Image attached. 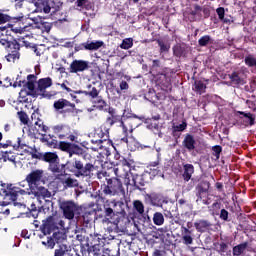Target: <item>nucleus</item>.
I'll use <instances>...</instances> for the list:
<instances>
[{
	"mask_svg": "<svg viewBox=\"0 0 256 256\" xmlns=\"http://www.w3.org/2000/svg\"><path fill=\"white\" fill-rule=\"evenodd\" d=\"M73 155H82L84 160L74 158L72 162L68 161L66 165H62V168L66 167L70 173H74L75 177L93 179V177L97 176L98 179H101V174L103 177H107V172L102 173L101 170H99V166L95 165V162L93 163L87 160L91 159V154L87 153L85 149L75 143H72L69 157H73Z\"/></svg>",
	"mask_w": 256,
	"mask_h": 256,
	"instance_id": "obj_1",
	"label": "nucleus"
},
{
	"mask_svg": "<svg viewBox=\"0 0 256 256\" xmlns=\"http://www.w3.org/2000/svg\"><path fill=\"white\" fill-rule=\"evenodd\" d=\"M100 201L103 203V212L102 214H98V217L99 219H102V223H105L106 225H115L117 229H119V227H125V225L129 223V216H127L125 210L119 212H115L114 210L115 207H117V203L123 205V202H117L107 198Z\"/></svg>",
	"mask_w": 256,
	"mask_h": 256,
	"instance_id": "obj_2",
	"label": "nucleus"
},
{
	"mask_svg": "<svg viewBox=\"0 0 256 256\" xmlns=\"http://www.w3.org/2000/svg\"><path fill=\"white\" fill-rule=\"evenodd\" d=\"M107 185L104 186L102 191L98 194L100 201H105L107 197H115V195H125V188L121 179L116 177L106 178Z\"/></svg>",
	"mask_w": 256,
	"mask_h": 256,
	"instance_id": "obj_3",
	"label": "nucleus"
},
{
	"mask_svg": "<svg viewBox=\"0 0 256 256\" xmlns=\"http://www.w3.org/2000/svg\"><path fill=\"white\" fill-rule=\"evenodd\" d=\"M35 83H37V75L29 74L26 80H19L18 87H24L19 93L20 103H29L28 97L37 98L39 93L35 90Z\"/></svg>",
	"mask_w": 256,
	"mask_h": 256,
	"instance_id": "obj_4",
	"label": "nucleus"
},
{
	"mask_svg": "<svg viewBox=\"0 0 256 256\" xmlns=\"http://www.w3.org/2000/svg\"><path fill=\"white\" fill-rule=\"evenodd\" d=\"M0 43L8 52L6 61H8V63H15V60L20 57L19 51L21 49V44H19L17 40L9 41L5 35L0 36Z\"/></svg>",
	"mask_w": 256,
	"mask_h": 256,
	"instance_id": "obj_5",
	"label": "nucleus"
},
{
	"mask_svg": "<svg viewBox=\"0 0 256 256\" xmlns=\"http://www.w3.org/2000/svg\"><path fill=\"white\" fill-rule=\"evenodd\" d=\"M53 107L54 111L60 115H63V117L66 115H77V106L75 103H72L65 98H60L54 101Z\"/></svg>",
	"mask_w": 256,
	"mask_h": 256,
	"instance_id": "obj_6",
	"label": "nucleus"
},
{
	"mask_svg": "<svg viewBox=\"0 0 256 256\" xmlns=\"http://www.w3.org/2000/svg\"><path fill=\"white\" fill-rule=\"evenodd\" d=\"M209 189H211V183L207 180H201L195 186V195L197 197L196 202L203 203V205H211L209 201Z\"/></svg>",
	"mask_w": 256,
	"mask_h": 256,
	"instance_id": "obj_7",
	"label": "nucleus"
},
{
	"mask_svg": "<svg viewBox=\"0 0 256 256\" xmlns=\"http://www.w3.org/2000/svg\"><path fill=\"white\" fill-rule=\"evenodd\" d=\"M58 205L64 219H68V221L75 219V215L77 211H79V204L75 203L73 200H62L59 201Z\"/></svg>",
	"mask_w": 256,
	"mask_h": 256,
	"instance_id": "obj_8",
	"label": "nucleus"
},
{
	"mask_svg": "<svg viewBox=\"0 0 256 256\" xmlns=\"http://www.w3.org/2000/svg\"><path fill=\"white\" fill-rule=\"evenodd\" d=\"M43 177H45V171L36 169L26 175L25 181L28 183V187L35 189V187H39L43 183Z\"/></svg>",
	"mask_w": 256,
	"mask_h": 256,
	"instance_id": "obj_9",
	"label": "nucleus"
},
{
	"mask_svg": "<svg viewBox=\"0 0 256 256\" xmlns=\"http://www.w3.org/2000/svg\"><path fill=\"white\" fill-rule=\"evenodd\" d=\"M35 85V91L41 95V97H51L49 92H47V89L53 86V79L51 77L40 78L36 80Z\"/></svg>",
	"mask_w": 256,
	"mask_h": 256,
	"instance_id": "obj_10",
	"label": "nucleus"
},
{
	"mask_svg": "<svg viewBox=\"0 0 256 256\" xmlns=\"http://www.w3.org/2000/svg\"><path fill=\"white\" fill-rule=\"evenodd\" d=\"M77 241H79L82 247H97L99 245V238L93 236L92 234H85V230H81L80 234L76 235Z\"/></svg>",
	"mask_w": 256,
	"mask_h": 256,
	"instance_id": "obj_11",
	"label": "nucleus"
},
{
	"mask_svg": "<svg viewBox=\"0 0 256 256\" xmlns=\"http://www.w3.org/2000/svg\"><path fill=\"white\" fill-rule=\"evenodd\" d=\"M49 131V127H47L42 120H37L34 125L29 128V135H31L34 139H39V135L41 137H45V133Z\"/></svg>",
	"mask_w": 256,
	"mask_h": 256,
	"instance_id": "obj_12",
	"label": "nucleus"
},
{
	"mask_svg": "<svg viewBox=\"0 0 256 256\" xmlns=\"http://www.w3.org/2000/svg\"><path fill=\"white\" fill-rule=\"evenodd\" d=\"M117 166V168H114V173L116 177H122L123 175H127V173L131 172V167H133V164L131 163V161L122 157L119 160Z\"/></svg>",
	"mask_w": 256,
	"mask_h": 256,
	"instance_id": "obj_13",
	"label": "nucleus"
},
{
	"mask_svg": "<svg viewBox=\"0 0 256 256\" xmlns=\"http://www.w3.org/2000/svg\"><path fill=\"white\" fill-rule=\"evenodd\" d=\"M145 197L149 200L152 207H163V204L168 203L167 197L161 193L152 192L150 194H146Z\"/></svg>",
	"mask_w": 256,
	"mask_h": 256,
	"instance_id": "obj_14",
	"label": "nucleus"
},
{
	"mask_svg": "<svg viewBox=\"0 0 256 256\" xmlns=\"http://www.w3.org/2000/svg\"><path fill=\"white\" fill-rule=\"evenodd\" d=\"M89 69V61L87 60H73L68 68L69 73H83Z\"/></svg>",
	"mask_w": 256,
	"mask_h": 256,
	"instance_id": "obj_15",
	"label": "nucleus"
},
{
	"mask_svg": "<svg viewBox=\"0 0 256 256\" xmlns=\"http://www.w3.org/2000/svg\"><path fill=\"white\" fill-rule=\"evenodd\" d=\"M228 77L232 87H241V85H245V83H247L245 80V73H243L241 70L233 71L228 75Z\"/></svg>",
	"mask_w": 256,
	"mask_h": 256,
	"instance_id": "obj_16",
	"label": "nucleus"
},
{
	"mask_svg": "<svg viewBox=\"0 0 256 256\" xmlns=\"http://www.w3.org/2000/svg\"><path fill=\"white\" fill-rule=\"evenodd\" d=\"M93 107L98 111H107V102L103 99V96L99 95V91L96 88V96H90Z\"/></svg>",
	"mask_w": 256,
	"mask_h": 256,
	"instance_id": "obj_17",
	"label": "nucleus"
},
{
	"mask_svg": "<svg viewBox=\"0 0 256 256\" xmlns=\"http://www.w3.org/2000/svg\"><path fill=\"white\" fill-rule=\"evenodd\" d=\"M55 229H59V227H57V222H55V217L49 216L43 222L42 232L44 233V235H51V233H53Z\"/></svg>",
	"mask_w": 256,
	"mask_h": 256,
	"instance_id": "obj_18",
	"label": "nucleus"
},
{
	"mask_svg": "<svg viewBox=\"0 0 256 256\" xmlns=\"http://www.w3.org/2000/svg\"><path fill=\"white\" fill-rule=\"evenodd\" d=\"M31 193L36 199H51L52 197L51 191L45 188V186H36L32 188Z\"/></svg>",
	"mask_w": 256,
	"mask_h": 256,
	"instance_id": "obj_19",
	"label": "nucleus"
},
{
	"mask_svg": "<svg viewBox=\"0 0 256 256\" xmlns=\"http://www.w3.org/2000/svg\"><path fill=\"white\" fill-rule=\"evenodd\" d=\"M159 69H161V60L159 59L153 60L152 65L150 67V71L151 73H153V75H157V77H159L157 79V82L159 83V85H163V82H161L160 79H167V74L159 72Z\"/></svg>",
	"mask_w": 256,
	"mask_h": 256,
	"instance_id": "obj_20",
	"label": "nucleus"
},
{
	"mask_svg": "<svg viewBox=\"0 0 256 256\" xmlns=\"http://www.w3.org/2000/svg\"><path fill=\"white\" fill-rule=\"evenodd\" d=\"M34 7H36V13H51V5L49 0H32Z\"/></svg>",
	"mask_w": 256,
	"mask_h": 256,
	"instance_id": "obj_21",
	"label": "nucleus"
},
{
	"mask_svg": "<svg viewBox=\"0 0 256 256\" xmlns=\"http://www.w3.org/2000/svg\"><path fill=\"white\" fill-rule=\"evenodd\" d=\"M135 121L133 120H126L125 122L123 120H120V127H122V133L124 135H130V137H133V131H135L136 125H133Z\"/></svg>",
	"mask_w": 256,
	"mask_h": 256,
	"instance_id": "obj_22",
	"label": "nucleus"
},
{
	"mask_svg": "<svg viewBox=\"0 0 256 256\" xmlns=\"http://www.w3.org/2000/svg\"><path fill=\"white\" fill-rule=\"evenodd\" d=\"M194 227L198 233H205L213 227V224L209 220L200 219L194 223Z\"/></svg>",
	"mask_w": 256,
	"mask_h": 256,
	"instance_id": "obj_23",
	"label": "nucleus"
},
{
	"mask_svg": "<svg viewBox=\"0 0 256 256\" xmlns=\"http://www.w3.org/2000/svg\"><path fill=\"white\" fill-rule=\"evenodd\" d=\"M182 242L184 245H193V230H189L186 226H181Z\"/></svg>",
	"mask_w": 256,
	"mask_h": 256,
	"instance_id": "obj_24",
	"label": "nucleus"
},
{
	"mask_svg": "<svg viewBox=\"0 0 256 256\" xmlns=\"http://www.w3.org/2000/svg\"><path fill=\"white\" fill-rule=\"evenodd\" d=\"M109 131L110 128L107 127L106 124H102L98 129L95 130V135L100 138V143H103L104 141H109Z\"/></svg>",
	"mask_w": 256,
	"mask_h": 256,
	"instance_id": "obj_25",
	"label": "nucleus"
},
{
	"mask_svg": "<svg viewBox=\"0 0 256 256\" xmlns=\"http://www.w3.org/2000/svg\"><path fill=\"white\" fill-rule=\"evenodd\" d=\"M182 145L184 149L189 151V153H191V151H195V145H197L195 136L192 134H186L184 140L182 141Z\"/></svg>",
	"mask_w": 256,
	"mask_h": 256,
	"instance_id": "obj_26",
	"label": "nucleus"
},
{
	"mask_svg": "<svg viewBox=\"0 0 256 256\" xmlns=\"http://www.w3.org/2000/svg\"><path fill=\"white\" fill-rule=\"evenodd\" d=\"M174 57L181 59V57H187L189 48L182 44H176L172 47Z\"/></svg>",
	"mask_w": 256,
	"mask_h": 256,
	"instance_id": "obj_27",
	"label": "nucleus"
},
{
	"mask_svg": "<svg viewBox=\"0 0 256 256\" xmlns=\"http://www.w3.org/2000/svg\"><path fill=\"white\" fill-rule=\"evenodd\" d=\"M239 115H241L240 119H242L244 125L246 127H253L255 125V115H253L251 112H243L238 111Z\"/></svg>",
	"mask_w": 256,
	"mask_h": 256,
	"instance_id": "obj_28",
	"label": "nucleus"
},
{
	"mask_svg": "<svg viewBox=\"0 0 256 256\" xmlns=\"http://www.w3.org/2000/svg\"><path fill=\"white\" fill-rule=\"evenodd\" d=\"M59 139H68L71 143H79V136L77 134L71 133V127L68 126V130H62L58 135Z\"/></svg>",
	"mask_w": 256,
	"mask_h": 256,
	"instance_id": "obj_29",
	"label": "nucleus"
},
{
	"mask_svg": "<svg viewBox=\"0 0 256 256\" xmlns=\"http://www.w3.org/2000/svg\"><path fill=\"white\" fill-rule=\"evenodd\" d=\"M183 170L184 172L182 174V177L184 181H191V177H193V173H195V166H193V164H185L183 166Z\"/></svg>",
	"mask_w": 256,
	"mask_h": 256,
	"instance_id": "obj_30",
	"label": "nucleus"
},
{
	"mask_svg": "<svg viewBox=\"0 0 256 256\" xmlns=\"http://www.w3.org/2000/svg\"><path fill=\"white\" fill-rule=\"evenodd\" d=\"M1 147H3L4 149H6V147H13L14 151H19V149H23V147H25V144H21V138L18 137L16 139V143L13 144V141L8 140L5 144L0 143V149Z\"/></svg>",
	"mask_w": 256,
	"mask_h": 256,
	"instance_id": "obj_31",
	"label": "nucleus"
},
{
	"mask_svg": "<svg viewBox=\"0 0 256 256\" xmlns=\"http://www.w3.org/2000/svg\"><path fill=\"white\" fill-rule=\"evenodd\" d=\"M247 247H249V242H243L241 244H238L233 247L232 249V255L233 256H241L245 253L247 250Z\"/></svg>",
	"mask_w": 256,
	"mask_h": 256,
	"instance_id": "obj_32",
	"label": "nucleus"
},
{
	"mask_svg": "<svg viewBox=\"0 0 256 256\" xmlns=\"http://www.w3.org/2000/svg\"><path fill=\"white\" fill-rule=\"evenodd\" d=\"M42 161H45V163H57L59 161V156L55 152H46L43 154Z\"/></svg>",
	"mask_w": 256,
	"mask_h": 256,
	"instance_id": "obj_33",
	"label": "nucleus"
},
{
	"mask_svg": "<svg viewBox=\"0 0 256 256\" xmlns=\"http://www.w3.org/2000/svg\"><path fill=\"white\" fill-rule=\"evenodd\" d=\"M5 197H10L11 201H17V186L10 185L7 190L3 191Z\"/></svg>",
	"mask_w": 256,
	"mask_h": 256,
	"instance_id": "obj_34",
	"label": "nucleus"
},
{
	"mask_svg": "<svg viewBox=\"0 0 256 256\" xmlns=\"http://www.w3.org/2000/svg\"><path fill=\"white\" fill-rule=\"evenodd\" d=\"M50 139L47 137L40 138V141L42 143H46L48 147H51L52 149H58L59 147V141L53 139V136L49 135Z\"/></svg>",
	"mask_w": 256,
	"mask_h": 256,
	"instance_id": "obj_35",
	"label": "nucleus"
},
{
	"mask_svg": "<svg viewBox=\"0 0 256 256\" xmlns=\"http://www.w3.org/2000/svg\"><path fill=\"white\" fill-rule=\"evenodd\" d=\"M83 223L89 225V223H93V219H95V210L85 211L82 215Z\"/></svg>",
	"mask_w": 256,
	"mask_h": 256,
	"instance_id": "obj_36",
	"label": "nucleus"
},
{
	"mask_svg": "<svg viewBox=\"0 0 256 256\" xmlns=\"http://www.w3.org/2000/svg\"><path fill=\"white\" fill-rule=\"evenodd\" d=\"M104 45L103 41L86 42L85 51H97Z\"/></svg>",
	"mask_w": 256,
	"mask_h": 256,
	"instance_id": "obj_37",
	"label": "nucleus"
},
{
	"mask_svg": "<svg viewBox=\"0 0 256 256\" xmlns=\"http://www.w3.org/2000/svg\"><path fill=\"white\" fill-rule=\"evenodd\" d=\"M36 27H37V29H41V31L43 33H49V31H51L53 25L44 20H40V22L36 23Z\"/></svg>",
	"mask_w": 256,
	"mask_h": 256,
	"instance_id": "obj_38",
	"label": "nucleus"
},
{
	"mask_svg": "<svg viewBox=\"0 0 256 256\" xmlns=\"http://www.w3.org/2000/svg\"><path fill=\"white\" fill-rule=\"evenodd\" d=\"M133 209L138 213V215H145V205L141 200L133 201Z\"/></svg>",
	"mask_w": 256,
	"mask_h": 256,
	"instance_id": "obj_39",
	"label": "nucleus"
},
{
	"mask_svg": "<svg viewBox=\"0 0 256 256\" xmlns=\"http://www.w3.org/2000/svg\"><path fill=\"white\" fill-rule=\"evenodd\" d=\"M152 220H153L154 225L161 227V225H163V223H165V216H163V213H161V212H155Z\"/></svg>",
	"mask_w": 256,
	"mask_h": 256,
	"instance_id": "obj_40",
	"label": "nucleus"
},
{
	"mask_svg": "<svg viewBox=\"0 0 256 256\" xmlns=\"http://www.w3.org/2000/svg\"><path fill=\"white\" fill-rule=\"evenodd\" d=\"M55 243H63L64 241H67V234L65 232H54L53 236Z\"/></svg>",
	"mask_w": 256,
	"mask_h": 256,
	"instance_id": "obj_41",
	"label": "nucleus"
},
{
	"mask_svg": "<svg viewBox=\"0 0 256 256\" xmlns=\"http://www.w3.org/2000/svg\"><path fill=\"white\" fill-rule=\"evenodd\" d=\"M75 95H85L86 97H97V88L92 87L91 91L76 90Z\"/></svg>",
	"mask_w": 256,
	"mask_h": 256,
	"instance_id": "obj_42",
	"label": "nucleus"
},
{
	"mask_svg": "<svg viewBox=\"0 0 256 256\" xmlns=\"http://www.w3.org/2000/svg\"><path fill=\"white\" fill-rule=\"evenodd\" d=\"M115 123H121V119H119L115 115H112L106 118L104 125H106V127H109V129H111L115 125Z\"/></svg>",
	"mask_w": 256,
	"mask_h": 256,
	"instance_id": "obj_43",
	"label": "nucleus"
},
{
	"mask_svg": "<svg viewBox=\"0 0 256 256\" xmlns=\"http://www.w3.org/2000/svg\"><path fill=\"white\" fill-rule=\"evenodd\" d=\"M73 143L71 142H65V141H60L58 144V149L60 151H64L65 153H68V155L71 153V147Z\"/></svg>",
	"mask_w": 256,
	"mask_h": 256,
	"instance_id": "obj_44",
	"label": "nucleus"
},
{
	"mask_svg": "<svg viewBox=\"0 0 256 256\" xmlns=\"http://www.w3.org/2000/svg\"><path fill=\"white\" fill-rule=\"evenodd\" d=\"M62 7L63 2H61V0H53L50 4V11L52 10V13H57L58 11H61Z\"/></svg>",
	"mask_w": 256,
	"mask_h": 256,
	"instance_id": "obj_45",
	"label": "nucleus"
},
{
	"mask_svg": "<svg viewBox=\"0 0 256 256\" xmlns=\"http://www.w3.org/2000/svg\"><path fill=\"white\" fill-rule=\"evenodd\" d=\"M64 187L67 189V187L69 189L73 188V187H79V182L77 181V179H73L71 177H68L65 179L64 181Z\"/></svg>",
	"mask_w": 256,
	"mask_h": 256,
	"instance_id": "obj_46",
	"label": "nucleus"
},
{
	"mask_svg": "<svg viewBox=\"0 0 256 256\" xmlns=\"http://www.w3.org/2000/svg\"><path fill=\"white\" fill-rule=\"evenodd\" d=\"M75 5L80 7L81 9H86L87 11L92 8L91 2L89 0H77L75 2Z\"/></svg>",
	"mask_w": 256,
	"mask_h": 256,
	"instance_id": "obj_47",
	"label": "nucleus"
},
{
	"mask_svg": "<svg viewBox=\"0 0 256 256\" xmlns=\"http://www.w3.org/2000/svg\"><path fill=\"white\" fill-rule=\"evenodd\" d=\"M209 43H213V40L209 35H204L198 40V45L200 47H207Z\"/></svg>",
	"mask_w": 256,
	"mask_h": 256,
	"instance_id": "obj_48",
	"label": "nucleus"
},
{
	"mask_svg": "<svg viewBox=\"0 0 256 256\" xmlns=\"http://www.w3.org/2000/svg\"><path fill=\"white\" fill-rule=\"evenodd\" d=\"M216 250L220 255H225V253L229 251V244H227L226 242H220L218 243V247L216 248Z\"/></svg>",
	"mask_w": 256,
	"mask_h": 256,
	"instance_id": "obj_49",
	"label": "nucleus"
},
{
	"mask_svg": "<svg viewBox=\"0 0 256 256\" xmlns=\"http://www.w3.org/2000/svg\"><path fill=\"white\" fill-rule=\"evenodd\" d=\"M52 130H53V133H55L56 135H61V133H63V131L69 130V126L59 124V125L53 126Z\"/></svg>",
	"mask_w": 256,
	"mask_h": 256,
	"instance_id": "obj_50",
	"label": "nucleus"
},
{
	"mask_svg": "<svg viewBox=\"0 0 256 256\" xmlns=\"http://www.w3.org/2000/svg\"><path fill=\"white\" fill-rule=\"evenodd\" d=\"M156 42L160 47V53H169V49H171V46L169 44H165V42H163V40L161 39H157Z\"/></svg>",
	"mask_w": 256,
	"mask_h": 256,
	"instance_id": "obj_51",
	"label": "nucleus"
},
{
	"mask_svg": "<svg viewBox=\"0 0 256 256\" xmlns=\"http://www.w3.org/2000/svg\"><path fill=\"white\" fill-rule=\"evenodd\" d=\"M133 47V38H125L120 44L121 49H131Z\"/></svg>",
	"mask_w": 256,
	"mask_h": 256,
	"instance_id": "obj_52",
	"label": "nucleus"
},
{
	"mask_svg": "<svg viewBox=\"0 0 256 256\" xmlns=\"http://www.w3.org/2000/svg\"><path fill=\"white\" fill-rule=\"evenodd\" d=\"M221 153H223V147L216 145L212 147V155L217 159H220Z\"/></svg>",
	"mask_w": 256,
	"mask_h": 256,
	"instance_id": "obj_53",
	"label": "nucleus"
},
{
	"mask_svg": "<svg viewBox=\"0 0 256 256\" xmlns=\"http://www.w3.org/2000/svg\"><path fill=\"white\" fill-rule=\"evenodd\" d=\"M244 63L247 67H255L256 68V58L248 55L244 58Z\"/></svg>",
	"mask_w": 256,
	"mask_h": 256,
	"instance_id": "obj_54",
	"label": "nucleus"
},
{
	"mask_svg": "<svg viewBox=\"0 0 256 256\" xmlns=\"http://www.w3.org/2000/svg\"><path fill=\"white\" fill-rule=\"evenodd\" d=\"M21 123H23V125H28L29 124V116L27 115V112L25 111H19L17 113Z\"/></svg>",
	"mask_w": 256,
	"mask_h": 256,
	"instance_id": "obj_55",
	"label": "nucleus"
},
{
	"mask_svg": "<svg viewBox=\"0 0 256 256\" xmlns=\"http://www.w3.org/2000/svg\"><path fill=\"white\" fill-rule=\"evenodd\" d=\"M67 253V245H62L58 249H55L54 256H66Z\"/></svg>",
	"mask_w": 256,
	"mask_h": 256,
	"instance_id": "obj_56",
	"label": "nucleus"
},
{
	"mask_svg": "<svg viewBox=\"0 0 256 256\" xmlns=\"http://www.w3.org/2000/svg\"><path fill=\"white\" fill-rule=\"evenodd\" d=\"M2 157L5 162L10 161V163H15V159H17V156L7 151L3 153Z\"/></svg>",
	"mask_w": 256,
	"mask_h": 256,
	"instance_id": "obj_57",
	"label": "nucleus"
},
{
	"mask_svg": "<svg viewBox=\"0 0 256 256\" xmlns=\"http://www.w3.org/2000/svg\"><path fill=\"white\" fill-rule=\"evenodd\" d=\"M172 129L174 130V133H181L187 129V122H182L179 125L173 126Z\"/></svg>",
	"mask_w": 256,
	"mask_h": 256,
	"instance_id": "obj_58",
	"label": "nucleus"
},
{
	"mask_svg": "<svg viewBox=\"0 0 256 256\" xmlns=\"http://www.w3.org/2000/svg\"><path fill=\"white\" fill-rule=\"evenodd\" d=\"M49 167L52 173H62L61 167L59 166V161L51 163Z\"/></svg>",
	"mask_w": 256,
	"mask_h": 256,
	"instance_id": "obj_59",
	"label": "nucleus"
},
{
	"mask_svg": "<svg viewBox=\"0 0 256 256\" xmlns=\"http://www.w3.org/2000/svg\"><path fill=\"white\" fill-rule=\"evenodd\" d=\"M16 191H17L18 196L19 195H33V193H31L33 191V188L29 187V186L26 189H21V188L17 187Z\"/></svg>",
	"mask_w": 256,
	"mask_h": 256,
	"instance_id": "obj_60",
	"label": "nucleus"
},
{
	"mask_svg": "<svg viewBox=\"0 0 256 256\" xmlns=\"http://www.w3.org/2000/svg\"><path fill=\"white\" fill-rule=\"evenodd\" d=\"M216 13H217L218 19H220V21H224V23H227V20H225V8L224 7L217 8Z\"/></svg>",
	"mask_w": 256,
	"mask_h": 256,
	"instance_id": "obj_61",
	"label": "nucleus"
},
{
	"mask_svg": "<svg viewBox=\"0 0 256 256\" xmlns=\"http://www.w3.org/2000/svg\"><path fill=\"white\" fill-rule=\"evenodd\" d=\"M219 219H221V221H230L229 220V211H227L225 208H222L220 210V214H219Z\"/></svg>",
	"mask_w": 256,
	"mask_h": 256,
	"instance_id": "obj_62",
	"label": "nucleus"
},
{
	"mask_svg": "<svg viewBox=\"0 0 256 256\" xmlns=\"http://www.w3.org/2000/svg\"><path fill=\"white\" fill-rule=\"evenodd\" d=\"M211 207L212 215H220L219 211L221 210V202H214Z\"/></svg>",
	"mask_w": 256,
	"mask_h": 256,
	"instance_id": "obj_63",
	"label": "nucleus"
},
{
	"mask_svg": "<svg viewBox=\"0 0 256 256\" xmlns=\"http://www.w3.org/2000/svg\"><path fill=\"white\" fill-rule=\"evenodd\" d=\"M195 89L196 91H198V93H201V91H203V89H207V86H205V84L202 81H197L195 82Z\"/></svg>",
	"mask_w": 256,
	"mask_h": 256,
	"instance_id": "obj_64",
	"label": "nucleus"
}]
</instances>
